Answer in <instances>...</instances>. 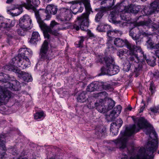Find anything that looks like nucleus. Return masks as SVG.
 <instances>
[{
	"label": "nucleus",
	"instance_id": "nucleus-26",
	"mask_svg": "<svg viewBox=\"0 0 159 159\" xmlns=\"http://www.w3.org/2000/svg\"><path fill=\"white\" fill-rule=\"evenodd\" d=\"M122 34L121 31L115 30H112L111 29L107 31V35L108 37H113V36L117 35V36H120Z\"/></svg>",
	"mask_w": 159,
	"mask_h": 159
},
{
	"label": "nucleus",
	"instance_id": "nucleus-21",
	"mask_svg": "<svg viewBox=\"0 0 159 159\" xmlns=\"http://www.w3.org/2000/svg\"><path fill=\"white\" fill-rule=\"evenodd\" d=\"M24 3H22L21 5H12L10 7H8V9H7V10L8 11L17 9L18 11L17 13H13L12 12L11 13V14L13 15V16H17L20 14L22 12V7H25H25L23 6Z\"/></svg>",
	"mask_w": 159,
	"mask_h": 159
},
{
	"label": "nucleus",
	"instance_id": "nucleus-55",
	"mask_svg": "<svg viewBox=\"0 0 159 159\" xmlns=\"http://www.w3.org/2000/svg\"><path fill=\"white\" fill-rule=\"evenodd\" d=\"M87 34L90 37H93L94 36V34L90 30L88 32Z\"/></svg>",
	"mask_w": 159,
	"mask_h": 159
},
{
	"label": "nucleus",
	"instance_id": "nucleus-22",
	"mask_svg": "<svg viewBox=\"0 0 159 159\" xmlns=\"http://www.w3.org/2000/svg\"><path fill=\"white\" fill-rule=\"evenodd\" d=\"M66 28H58L57 30H50V31H43L44 37L45 38L49 39L50 38V35L49 33L55 36H59L60 33L58 32L60 30H63L64 29H66Z\"/></svg>",
	"mask_w": 159,
	"mask_h": 159
},
{
	"label": "nucleus",
	"instance_id": "nucleus-29",
	"mask_svg": "<svg viewBox=\"0 0 159 159\" xmlns=\"http://www.w3.org/2000/svg\"><path fill=\"white\" fill-rule=\"evenodd\" d=\"M106 66H112L114 63L113 58L111 56L106 57L103 58Z\"/></svg>",
	"mask_w": 159,
	"mask_h": 159
},
{
	"label": "nucleus",
	"instance_id": "nucleus-10",
	"mask_svg": "<svg viewBox=\"0 0 159 159\" xmlns=\"http://www.w3.org/2000/svg\"><path fill=\"white\" fill-rule=\"evenodd\" d=\"M114 42V44L119 47H122L126 45L127 48L129 50V52L132 50H137V46L132 45L126 39L124 40L119 38H116L115 39Z\"/></svg>",
	"mask_w": 159,
	"mask_h": 159
},
{
	"label": "nucleus",
	"instance_id": "nucleus-4",
	"mask_svg": "<svg viewBox=\"0 0 159 159\" xmlns=\"http://www.w3.org/2000/svg\"><path fill=\"white\" fill-rule=\"evenodd\" d=\"M7 84L8 86L5 88L0 86V105L7 102L11 96V93L7 89V88L13 91H17L20 87V83L16 80L12 83H7Z\"/></svg>",
	"mask_w": 159,
	"mask_h": 159
},
{
	"label": "nucleus",
	"instance_id": "nucleus-23",
	"mask_svg": "<svg viewBox=\"0 0 159 159\" xmlns=\"http://www.w3.org/2000/svg\"><path fill=\"white\" fill-rule=\"evenodd\" d=\"M125 8L126 9L125 11L127 12L136 14L139 11L141 7L138 5L131 4L128 7H125Z\"/></svg>",
	"mask_w": 159,
	"mask_h": 159
},
{
	"label": "nucleus",
	"instance_id": "nucleus-3",
	"mask_svg": "<svg viewBox=\"0 0 159 159\" xmlns=\"http://www.w3.org/2000/svg\"><path fill=\"white\" fill-rule=\"evenodd\" d=\"M152 21H144L142 22V25L140 26L139 28L137 27L131 29L129 31V35L133 39L136 40V43L137 45L140 43V42L139 40V39L141 35L143 36H148L151 34L150 33H148L143 31L142 30H139L138 33L137 35L135 33L136 30H138L139 29H142L144 26H146L149 28L152 29V30L155 31L158 29L159 30V25H157L154 23H152Z\"/></svg>",
	"mask_w": 159,
	"mask_h": 159
},
{
	"label": "nucleus",
	"instance_id": "nucleus-8",
	"mask_svg": "<svg viewBox=\"0 0 159 159\" xmlns=\"http://www.w3.org/2000/svg\"><path fill=\"white\" fill-rule=\"evenodd\" d=\"M72 17L71 11L68 9L63 8L60 11L59 14L56 16V19L58 21L62 23L68 24V21L70 20Z\"/></svg>",
	"mask_w": 159,
	"mask_h": 159
},
{
	"label": "nucleus",
	"instance_id": "nucleus-11",
	"mask_svg": "<svg viewBox=\"0 0 159 159\" xmlns=\"http://www.w3.org/2000/svg\"><path fill=\"white\" fill-rule=\"evenodd\" d=\"M48 44V42L45 40L42 45L40 49V56L41 59L46 60H50L52 58V56L49 53H47Z\"/></svg>",
	"mask_w": 159,
	"mask_h": 159
},
{
	"label": "nucleus",
	"instance_id": "nucleus-16",
	"mask_svg": "<svg viewBox=\"0 0 159 159\" xmlns=\"http://www.w3.org/2000/svg\"><path fill=\"white\" fill-rule=\"evenodd\" d=\"M6 139L5 135L0 134V156L2 158L6 154L7 151Z\"/></svg>",
	"mask_w": 159,
	"mask_h": 159
},
{
	"label": "nucleus",
	"instance_id": "nucleus-61",
	"mask_svg": "<svg viewBox=\"0 0 159 159\" xmlns=\"http://www.w3.org/2000/svg\"><path fill=\"white\" fill-rule=\"evenodd\" d=\"M125 24V23L124 22H122V23H121V24L122 25H124V24Z\"/></svg>",
	"mask_w": 159,
	"mask_h": 159
},
{
	"label": "nucleus",
	"instance_id": "nucleus-25",
	"mask_svg": "<svg viewBox=\"0 0 159 159\" xmlns=\"http://www.w3.org/2000/svg\"><path fill=\"white\" fill-rule=\"evenodd\" d=\"M105 129L102 128V126H97L95 129V134L97 135V137L99 138L102 137L105 133Z\"/></svg>",
	"mask_w": 159,
	"mask_h": 159
},
{
	"label": "nucleus",
	"instance_id": "nucleus-5",
	"mask_svg": "<svg viewBox=\"0 0 159 159\" xmlns=\"http://www.w3.org/2000/svg\"><path fill=\"white\" fill-rule=\"evenodd\" d=\"M136 50H132L129 52L130 56L128 60H127L123 64V69L126 71H129L130 69L131 66L133 65L135 67L134 72L138 73L139 71L142 70V66H140L138 63L139 62V58L138 57V54L136 53L138 51Z\"/></svg>",
	"mask_w": 159,
	"mask_h": 159
},
{
	"label": "nucleus",
	"instance_id": "nucleus-46",
	"mask_svg": "<svg viewBox=\"0 0 159 159\" xmlns=\"http://www.w3.org/2000/svg\"><path fill=\"white\" fill-rule=\"evenodd\" d=\"M113 37H108L107 44L109 46V48H110L112 44L113 43Z\"/></svg>",
	"mask_w": 159,
	"mask_h": 159
},
{
	"label": "nucleus",
	"instance_id": "nucleus-6",
	"mask_svg": "<svg viewBox=\"0 0 159 159\" xmlns=\"http://www.w3.org/2000/svg\"><path fill=\"white\" fill-rule=\"evenodd\" d=\"M5 69L9 71H12L18 74V76L22 79L25 81L30 82L32 80V78L30 75L18 69L15 66H6Z\"/></svg>",
	"mask_w": 159,
	"mask_h": 159
},
{
	"label": "nucleus",
	"instance_id": "nucleus-48",
	"mask_svg": "<svg viewBox=\"0 0 159 159\" xmlns=\"http://www.w3.org/2000/svg\"><path fill=\"white\" fill-rule=\"evenodd\" d=\"M103 16L102 12H99L96 15L95 17V20L96 22H98Z\"/></svg>",
	"mask_w": 159,
	"mask_h": 159
},
{
	"label": "nucleus",
	"instance_id": "nucleus-39",
	"mask_svg": "<svg viewBox=\"0 0 159 159\" xmlns=\"http://www.w3.org/2000/svg\"><path fill=\"white\" fill-rule=\"evenodd\" d=\"M20 27V28L17 30V32L18 34L21 36L25 35L26 34V31L28 30H30L21 27V26Z\"/></svg>",
	"mask_w": 159,
	"mask_h": 159
},
{
	"label": "nucleus",
	"instance_id": "nucleus-42",
	"mask_svg": "<svg viewBox=\"0 0 159 159\" xmlns=\"http://www.w3.org/2000/svg\"><path fill=\"white\" fill-rule=\"evenodd\" d=\"M40 3V2L39 0H32V1H31V4L35 8L34 10H33L31 9L33 11H34L35 13L36 11H39V16H40V14H41V12H40L39 11H35V7L34 6H37L38 5H39Z\"/></svg>",
	"mask_w": 159,
	"mask_h": 159
},
{
	"label": "nucleus",
	"instance_id": "nucleus-32",
	"mask_svg": "<svg viewBox=\"0 0 159 159\" xmlns=\"http://www.w3.org/2000/svg\"><path fill=\"white\" fill-rule=\"evenodd\" d=\"M111 67H112L111 69H112V70H109L108 72V74L109 75L111 76L116 75L119 71L120 68L119 66L113 64Z\"/></svg>",
	"mask_w": 159,
	"mask_h": 159
},
{
	"label": "nucleus",
	"instance_id": "nucleus-43",
	"mask_svg": "<svg viewBox=\"0 0 159 159\" xmlns=\"http://www.w3.org/2000/svg\"><path fill=\"white\" fill-rule=\"evenodd\" d=\"M115 0H103L101 2V4L108 3L110 7H112L114 5Z\"/></svg>",
	"mask_w": 159,
	"mask_h": 159
},
{
	"label": "nucleus",
	"instance_id": "nucleus-18",
	"mask_svg": "<svg viewBox=\"0 0 159 159\" xmlns=\"http://www.w3.org/2000/svg\"><path fill=\"white\" fill-rule=\"evenodd\" d=\"M19 53L18 56L17 57L21 58V59H25L31 56L33 52L31 50L27 48H21L19 49Z\"/></svg>",
	"mask_w": 159,
	"mask_h": 159
},
{
	"label": "nucleus",
	"instance_id": "nucleus-2",
	"mask_svg": "<svg viewBox=\"0 0 159 159\" xmlns=\"http://www.w3.org/2000/svg\"><path fill=\"white\" fill-rule=\"evenodd\" d=\"M71 5L70 10L74 14L81 12L83 10L84 7L82 6L83 3L85 7L86 12L83 13L80 16L77 17V20L73 25V28L78 30L80 28L82 30H86L89 26V17L90 12H92L89 0H77L71 2Z\"/></svg>",
	"mask_w": 159,
	"mask_h": 159
},
{
	"label": "nucleus",
	"instance_id": "nucleus-58",
	"mask_svg": "<svg viewBox=\"0 0 159 159\" xmlns=\"http://www.w3.org/2000/svg\"><path fill=\"white\" fill-rule=\"evenodd\" d=\"M22 159H28L26 158H24ZM49 159H55L54 158L52 157V158H50Z\"/></svg>",
	"mask_w": 159,
	"mask_h": 159
},
{
	"label": "nucleus",
	"instance_id": "nucleus-20",
	"mask_svg": "<svg viewBox=\"0 0 159 159\" xmlns=\"http://www.w3.org/2000/svg\"><path fill=\"white\" fill-rule=\"evenodd\" d=\"M157 41V43L154 45V43L151 38H147V40L146 41V45L148 48L150 49H157L159 48V35H157L156 37Z\"/></svg>",
	"mask_w": 159,
	"mask_h": 159
},
{
	"label": "nucleus",
	"instance_id": "nucleus-9",
	"mask_svg": "<svg viewBox=\"0 0 159 159\" xmlns=\"http://www.w3.org/2000/svg\"><path fill=\"white\" fill-rule=\"evenodd\" d=\"M16 63L17 66L20 69H23L26 68L30 66V62L28 58L21 59V58L17 57V58H13L12 59V62L11 64L8 66H14L13 64Z\"/></svg>",
	"mask_w": 159,
	"mask_h": 159
},
{
	"label": "nucleus",
	"instance_id": "nucleus-54",
	"mask_svg": "<svg viewBox=\"0 0 159 159\" xmlns=\"http://www.w3.org/2000/svg\"><path fill=\"white\" fill-rule=\"evenodd\" d=\"M124 53L125 52L123 50L120 51L118 53V55L119 57H121L124 55Z\"/></svg>",
	"mask_w": 159,
	"mask_h": 159
},
{
	"label": "nucleus",
	"instance_id": "nucleus-50",
	"mask_svg": "<svg viewBox=\"0 0 159 159\" xmlns=\"http://www.w3.org/2000/svg\"><path fill=\"white\" fill-rule=\"evenodd\" d=\"M150 111L154 113H157V109L156 106L151 107L150 108Z\"/></svg>",
	"mask_w": 159,
	"mask_h": 159
},
{
	"label": "nucleus",
	"instance_id": "nucleus-36",
	"mask_svg": "<svg viewBox=\"0 0 159 159\" xmlns=\"http://www.w3.org/2000/svg\"><path fill=\"white\" fill-rule=\"evenodd\" d=\"M111 27L110 25H100L98 26L97 29L100 32H105L110 30Z\"/></svg>",
	"mask_w": 159,
	"mask_h": 159
},
{
	"label": "nucleus",
	"instance_id": "nucleus-37",
	"mask_svg": "<svg viewBox=\"0 0 159 159\" xmlns=\"http://www.w3.org/2000/svg\"><path fill=\"white\" fill-rule=\"evenodd\" d=\"M26 3H24L23 4V6L25 7L27 9H32L33 10H34L35 7L31 4V0H26Z\"/></svg>",
	"mask_w": 159,
	"mask_h": 159
},
{
	"label": "nucleus",
	"instance_id": "nucleus-35",
	"mask_svg": "<svg viewBox=\"0 0 159 159\" xmlns=\"http://www.w3.org/2000/svg\"><path fill=\"white\" fill-rule=\"evenodd\" d=\"M112 67L111 66H108L103 67L101 69V75H109L108 74V71H111L112 70Z\"/></svg>",
	"mask_w": 159,
	"mask_h": 159
},
{
	"label": "nucleus",
	"instance_id": "nucleus-53",
	"mask_svg": "<svg viewBox=\"0 0 159 159\" xmlns=\"http://www.w3.org/2000/svg\"><path fill=\"white\" fill-rule=\"evenodd\" d=\"M84 41V38H83V37H81L80 38V39L78 42V44H79V47L81 46L82 45V43H83Z\"/></svg>",
	"mask_w": 159,
	"mask_h": 159
},
{
	"label": "nucleus",
	"instance_id": "nucleus-30",
	"mask_svg": "<svg viewBox=\"0 0 159 159\" xmlns=\"http://www.w3.org/2000/svg\"><path fill=\"white\" fill-rule=\"evenodd\" d=\"M99 86L101 87L104 90H108L111 91L113 90V88L112 86L109 84H107L101 82L99 83Z\"/></svg>",
	"mask_w": 159,
	"mask_h": 159
},
{
	"label": "nucleus",
	"instance_id": "nucleus-15",
	"mask_svg": "<svg viewBox=\"0 0 159 159\" xmlns=\"http://www.w3.org/2000/svg\"><path fill=\"white\" fill-rule=\"evenodd\" d=\"M123 123L122 120L117 119L116 122L111 123L110 127V131L112 135H116L118 132L119 128L121 126Z\"/></svg>",
	"mask_w": 159,
	"mask_h": 159
},
{
	"label": "nucleus",
	"instance_id": "nucleus-19",
	"mask_svg": "<svg viewBox=\"0 0 159 159\" xmlns=\"http://www.w3.org/2000/svg\"><path fill=\"white\" fill-rule=\"evenodd\" d=\"M158 142L155 139L148 142L146 148L147 150L152 153L154 152L158 148Z\"/></svg>",
	"mask_w": 159,
	"mask_h": 159
},
{
	"label": "nucleus",
	"instance_id": "nucleus-28",
	"mask_svg": "<svg viewBox=\"0 0 159 159\" xmlns=\"http://www.w3.org/2000/svg\"><path fill=\"white\" fill-rule=\"evenodd\" d=\"M45 116L46 114L43 111L37 112L34 114V119L38 121L42 120Z\"/></svg>",
	"mask_w": 159,
	"mask_h": 159
},
{
	"label": "nucleus",
	"instance_id": "nucleus-62",
	"mask_svg": "<svg viewBox=\"0 0 159 159\" xmlns=\"http://www.w3.org/2000/svg\"><path fill=\"white\" fill-rule=\"evenodd\" d=\"M149 137H150V139H152L151 137H150V136H149Z\"/></svg>",
	"mask_w": 159,
	"mask_h": 159
},
{
	"label": "nucleus",
	"instance_id": "nucleus-7",
	"mask_svg": "<svg viewBox=\"0 0 159 159\" xmlns=\"http://www.w3.org/2000/svg\"><path fill=\"white\" fill-rule=\"evenodd\" d=\"M35 16L40 29L43 31H50V30L52 29L56 25L59 24L55 20H53L51 22L49 26L47 25L41 18L39 11H36Z\"/></svg>",
	"mask_w": 159,
	"mask_h": 159
},
{
	"label": "nucleus",
	"instance_id": "nucleus-47",
	"mask_svg": "<svg viewBox=\"0 0 159 159\" xmlns=\"http://www.w3.org/2000/svg\"><path fill=\"white\" fill-rule=\"evenodd\" d=\"M155 87L153 81H152L150 84L149 87V90L151 91L152 94L155 92Z\"/></svg>",
	"mask_w": 159,
	"mask_h": 159
},
{
	"label": "nucleus",
	"instance_id": "nucleus-14",
	"mask_svg": "<svg viewBox=\"0 0 159 159\" xmlns=\"http://www.w3.org/2000/svg\"><path fill=\"white\" fill-rule=\"evenodd\" d=\"M138 53L140 55L139 58V62H143L145 60L148 64L149 65L152 66H154L156 65V58L152 57L151 59H149L147 58L146 55H144L143 52L141 49L139 50Z\"/></svg>",
	"mask_w": 159,
	"mask_h": 159
},
{
	"label": "nucleus",
	"instance_id": "nucleus-27",
	"mask_svg": "<svg viewBox=\"0 0 159 159\" xmlns=\"http://www.w3.org/2000/svg\"><path fill=\"white\" fill-rule=\"evenodd\" d=\"M40 39V36L37 32H34L32 35V37L30 42L32 43H34Z\"/></svg>",
	"mask_w": 159,
	"mask_h": 159
},
{
	"label": "nucleus",
	"instance_id": "nucleus-52",
	"mask_svg": "<svg viewBox=\"0 0 159 159\" xmlns=\"http://www.w3.org/2000/svg\"><path fill=\"white\" fill-rule=\"evenodd\" d=\"M142 103H143V106H141L140 109V111H139V113H140L142 112L144 108H145V103L144 101L143 100H142L141 102Z\"/></svg>",
	"mask_w": 159,
	"mask_h": 159
},
{
	"label": "nucleus",
	"instance_id": "nucleus-63",
	"mask_svg": "<svg viewBox=\"0 0 159 159\" xmlns=\"http://www.w3.org/2000/svg\"><path fill=\"white\" fill-rule=\"evenodd\" d=\"M158 153L159 154V151L158 152Z\"/></svg>",
	"mask_w": 159,
	"mask_h": 159
},
{
	"label": "nucleus",
	"instance_id": "nucleus-17",
	"mask_svg": "<svg viewBox=\"0 0 159 159\" xmlns=\"http://www.w3.org/2000/svg\"><path fill=\"white\" fill-rule=\"evenodd\" d=\"M14 23L9 19H6L0 16V30L2 29L13 26Z\"/></svg>",
	"mask_w": 159,
	"mask_h": 159
},
{
	"label": "nucleus",
	"instance_id": "nucleus-1",
	"mask_svg": "<svg viewBox=\"0 0 159 159\" xmlns=\"http://www.w3.org/2000/svg\"><path fill=\"white\" fill-rule=\"evenodd\" d=\"M133 120L135 122H137L138 128H136L135 125H133L129 127H126L124 131L121 132L120 138L113 140L116 147L120 149H124L126 147L128 137L130 136L139 131L142 128L144 129V131L147 135H150L151 133H152L155 137L157 138V134L153 129V127L144 118L141 117Z\"/></svg>",
	"mask_w": 159,
	"mask_h": 159
},
{
	"label": "nucleus",
	"instance_id": "nucleus-31",
	"mask_svg": "<svg viewBox=\"0 0 159 159\" xmlns=\"http://www.w3.org/2000/svg\"><path fill=\"white\" fill-rule=\"evenodd\" d=\"M122 107L120 105H119L115 107L113 110L111 112L110 116H111L113 117L115 115L118 116L120 113L121 111Z\"/></svg>",
	"mask_w": 159,
	"mask_h": 159
},
{
	"label": "nucleus",
	"instance_id": "nucleus-59",
	"mask_svg": "<svg viewBox=\"0 0 159 159\" xmlns=\"http://www.w3.org/2000/svg\"><path fill=\"white\" fill-rule=\"evenodd\" d=\"M156 107H157V110H159V105H158Z\"/></svg>",
	"mask_w": 159,
	"mask_h": 159
},
{
	"label": "nucleus",
	"instance_id": "nucleus-38",
	"mask_svg": "<svg viewBox=\"0 0 159 159\" xmlns=\"http://www.w3.org/2000/svg\"><path fill=\"white\" fill-rule=\"evenodd\" d=\"M95 105L96 107V109L100 112H102L104 111V107L102 105V103H98V102L95 103Z\"/></svg>",
	"mask_w": 159,
	"mask_h": 159
},
{
	"label": "nucleus",
	"instance_id": "nucleus-60",
	"mask_svg": "<svg viewBox=\"0 0 159 159\" xmlns=\"http://www.w3.org/2000/svg\"><path fill=\"white\" fill-rule=\"evenodd\" d=\"M128 109H129V110H131V109H132V108H131V107H129V108H128Z\"/></svg>",
	"mask_w": 159,
	"mask_h": 159
},
{
	"label": "nucleus",
	"instance_id": "nucleus-33",
	"mask_svg": "<svg viewBox=\"0 0 159 159\" xmlns=\"http://www.w3.org/2000/svg\"><path fill=\"white\" fill-rule=\"evenodd\" d=\"M86 93L84 92H83L80 93L77 98V100L80 102H84L87 100V98L85 96Z\"/></svg>",
	"mask_w": 159,
	"mask_h": 159
},
{
	"label": "nucleus",
	"instance_id": "nucleus-41",
	"mask_svg": "<svg viewBox=\"0 0 159 159\" xmlns=\"http://www.w3.org/2000/svg\"><path fill=\"white\" fill-rule=\"evenodd\" d=\"M115 105V102L112 99H111L109 100L107 110H110L112 109Z\"/></svg>",
	"mask_w": 159,
	"mask_h": 159
},
{
	"label": "nucleus",
	"instance_id": "nucleus-45",
	"mask_svg": "<svg viewBox=\"0 0 159 159\" xmlns=\"http://www.w3.org/2000/svg\"><path fill=\"white\" fill-rule=\"evenodd\" d=\"M108 95V94L105 91L100 92L97 93V96L98 97H100L103 98H107Z\"/></svg>",
	"mask_w": 159,
	"mask_h": 159
},
{
	"label": "nucleus",
	"instance_id": "nucleus-13",
	"mask_svg": "<svg viewBox=\"0 0 159 159\" xmlns=\"http://www.w3.org/2000/svg\"><path fill=\"white\" fill-rule=\"evenodd\" d=\"M32 20L30 17L25 15L21 17L19 20V26L25 29H30L32 27Z\"/></svg>",
	"mask_w": 159,
	"mask_h": 159
},
{
	"label": "nucleus",
	"instance_id": "nucleus-24",
	"mask_svg": "<svg viewBox=\"0 0 159 159\" xmlns=\"http://www.w3.org/2000/svg\"><path fill=\"white\" fill-rule=\"evenodd\" d=\"M100 89L99 83H92L87 86L86 90L88 92H92Z\"/></svg>",
	"mask_w": 159,
	"mask_h": 159
},
{
	"label": "nucleus",
	"instance_id": "nucleus-49",
	"mask_svg": "<svg viewBox=\"0 0 159 159\" xmlns=\"http://www.w3.org/2000/svg\"><path fill=\"white\" fill-rule=\"evenodd\" d=\"M103 61V57L101 56H98L97 57L96 62H97L102 63Z\"/></svg>",
	"mask_w": 159,
	"mask_h": 159
},
{
	"label": "nucleus",
	"instance_id": "nucleus-40",
	"mask_svg": "<svg viewBox=\"0 0 159 159\" xmlns=\"http://www.w3.org/2000/svg\"><path fill=\"white\" fill-rule=\"evenodd\" d=\"M122 159H150L147 156L144 155L142 156H140L139 155H136L131 156L129 158L127 159L124 158Z\"/></svg>",
	"mask_w": 159,
	"mask_h": 159
},
{
	"label": "nucleus",
	"instance_id": "nucleus-51",
	"mask_svg": "<svg viewBox=\"0 0 159 159\" xmlns=\"http://www.w3.org/2000/svg\"><path fill=\"white\" fill-rule=\"evenodd\" d=\"M87 106L90 109H92L95 107L96 106L95 105V103L91 102L88 104Z\"/></svg>",
	"mask_w": 159,
	"mask_h": 159
},
{
	"label": "nucleus",
	"instance_id": "nucleus-57",
	"mask_svg": "<svg viewBox=\"0 0 159 159\" xmlns=\"http://www.w3.org/2000/svg\"><path fill=\"white\" fill-rule=\"evenodd\" d=\"M13 0H7L6 3L8 4L12 2Z\"/></svg>",
	"mask_w": 159,
	"mask_h": 159
},
{
	"label": "nucleus",
	"instance_id": "nucleus-34",
	"mask_svg": "<svg viewBox=\"0 0 159 159\" xmlns=\"http://www.w3.org/2000/svg\"><path fill=\"white\" fill-rule=\"evenodd\" d=\"M116 13L115 12H111L109 15V18L112 22L116 24H120L121 21L120 20L118 21L116 20Z\"/></svg>",
	"mask_w": 159,
	"mask_h": 159
},
{
	"label": "nucleus",
	"instance_id": "nucleus-44",
	"mask_svg": "<svg viewBox=\"0 0 159 159\" xmlns=\"http://www.w3.org/2000/svg\"><path fill=\"white\" fill-rule=\"evenodd\" d=\"M125 11L126 9L125 8L124 11L120 14V17L122 20H127V19L126 17V14H127L129 12H127L126 11Z\"/></svg>",
	"mask_w": 159,
	"mask_h": 159
},
{
	"label": "nucleus",
	"instance_id": "nucleus-12",
	"mask_svg": "<svg viewBox=\"0 0 159 159\" xmlns=\"http://www.w3.org/2000/svg\"><path fill=\"white\" fill-rule=\"evenodd\" d=\"M57 6L49 5L47 6L46 10H42L43 14L42 16H45V20H49L51 18L52 14L55 15L57 13Z\"/></svg>",
	"mask_w": 159,
	"mask_h": 159
},
{
	"label": "nucleus",
	"instance_id": "nucleus-56",
	"mask_svg": "<svg viewBox=\"0 0 159 159\" xmlns=\"http://www.w3.org/2000/svg\"><path fill=\"white\" fill-rule=\"evenodd\" d=\"M13 38V36L10 34H9L7 36V39L9 40H10L11 39H12Z\"/></svg>",
	"mask_w": 159,
	"mask_h": 159
}]
</instances>
